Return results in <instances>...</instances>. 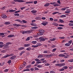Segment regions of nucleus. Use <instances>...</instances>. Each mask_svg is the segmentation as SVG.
<instances>
[{"label":"nucleus","instance_id":"nucleus-1","mask_svg":"<svg viewBox=\"0 0 73 73\" xmlns=\"http://www.w3.org/2000/svg\"><path fill=\"white\" fill-rule=\"evenodd\" d=\"M13 55H14V54L13 53L11 54L10 55L6 54L2 58H7L8 57H9V56H13Z\"/></svg>","mask_w":73,"mask_h":73},{"label":"nucleus","instance_id":"nucleus-2","mask_svg":"<svg viewBox=\"0 0 73 73\" xmlns=\"http://www.w3.org/2000/svg\"><path fill=\"white\" fill-rule=\"evenodd\" d=\"M31 31H23L22 34H25V33H27V34H29L31 33Z\"/></svg>","mask_w":73,"mask_h":73},{"label":"nucleus","instance_id":"nucleus-3","mask_svg":"<svg viewBox=\"0 0 73 73\" xmlns=\"http://www.w3.org/2000/svg\"><path fill=\"white\" fill-rule=\"evenodd\" d=\"M39 39L40 40H41V41H45V40H46V39L43 38V37H42V36L40 37L39 38Z\"/></svg>","mask_w":73,"mask_h":73},{"label":"nucleus","instance_id":"nucleus-4","mask_svg":"<svg viewBox=\"0 0 73 73\" xmlns=\"http://www.w3.org/2000/svg\"><path fill=\"white\" fill-rule=\"evenodd\" d=\"M41 24L43 25L44 26H45V25H46V24H48V22H44Z\"/></svg>","mask_w":73,"mask_h":73},{"label":"nucleus","instance_id":"nucleus-5","mask_svg":"<svg viewBox=\"0 0 73 73\" xmlns=\"http://www.w3.org/2000/svg\"><path fill=\"white\" fill-rule=\"evenodd\" d=\"M70 10L68 9L65 12V13H66V14H69V13H70Z\"/></svg>","mask_w":73,"mask_h":73},{"label":"nucleus","instance_id":"nucleus-6","mask_svg":"<svg viewBox=\"0 0 73 73\" xmlns=\"http://www.w3.org/2000/svg\"><path fill=\"white\" fill-rule=\"evenodd\" d=\"M1 17L3 19H6V18H7V16L5 14H2L1 15Z\"/></svg>","mask_w":73,"mask_h":73},{"label":"nucleus","instance_id":"nucleus-7","mask_svg":"<svg viewBox=\"0 0 73 73\" xmlns=\"http://www.w3.org/2000/svg\"><path fill=\"white\" fill-rule=\"evenodd\" d=\"M16 57V56L15 55H14L12 56H11L10 58L11 60H14L15 59V58Z\"/></svg>","mask_w":73,"mask_h":73},{"label":"nucleus","instance_id":"nucleus-8","mask_svg":"<svg viewBox=\"0 0 73 73\" xmlns=\"http://www.w3.org/2000/svg\"><path fill=\"white\" fill-rule=\"evenodd\" d=\"M30 46V44H25L24 45V47H28Z\"/></svg>","mask_w":73,"mask_h":73},{"label":"nucleus","instance_id":"nucleus-9","mask_svg":"<svg viewBox=\"0 0 73 73\" xmlns=\"http://www.w3.org/2000/svg\"><path fill=\"white\" fill-rule=\"evenodd\" d=\"M39 32H40L41 33H44V32H45V30L40 29V30H39Z\"/></svg>","mask_w":73,"mask_h":73},{"label":"nucleus","instance_id":"nucleus-10","mask_svg":"<svg viewBox=\"0 0 73 73\" xmlns=\"http://www.w3.org/2000/svg\"><path fill=\"white\" fill-rule=\"evenodd\" d=\"M16 21H18V22H19L20 23H22L23 21H21L20 19H16L15 20Z\"/></svg>","mask_w":73,"mask_h":73},{"label":"nucleus","instance_id":"nucleus-11","mask_svg":"<svg viewBox=\"0 0 73 73\" xmlns=\"http://www.w3.org/2000/svg\"><path fill=\"white\" fill-rule=\"evenodd\" d=\"M13 25L15 26L16 27H20L21 26V25L19 24H13Z\"/></svg>","mask_w":73,"mask_h":73},{"label":"nucleus","instance_id":"nucleus-12","mask_svg":"<svg viewBox=\"0 0 73 73\" xmlns=\"http://www.w3.org/2000/svg\"><path fill=\"white\" fill-rule=\"evenodd\" d=\"M17 2H18V3H23L24 2V1L22 0H17Z\"/></svg>","mask_w":73,"mask_h":73},{"label":"nucleus","instance_id":"nucleus-13","mask_svg":"<svg viewBox=\"0 0 73 73\" xmlns=\"http://www.w3.org/2000/svg\"><path fill=\"white\" fill-rule=\"evenodd\" d=\"M69 8V7H66L65 8H62L61 9V10L62 11H65V10H66V8Z\"/></svg>","mask_w":73,"mask_h":73},{"label":"nucleus","instance_id":"nucleus-14","mask_svg":"<svg viewBox=\"0 0 73 73\" xmlns=\"http://www.w3.org/2000/svg\"><path fill=\"white\" fill-rule=\"evenodd\" d=\"M44 57L43 55H40L38 56V58H42Z\"/></svg>","mask_w":73,"mask_h":73},{"label":"nucleus","instance_id":"nucleus-15","mask_svg":"<svg viewBox=\"0 0 73 73\" xmlns=\"http://www.w3.org/2000/svg\"><path fill=\"white\" fill-rule=\"evenodd\" d=\"M65 56V55L62 54H59L58 55L59 57H64V56Z\"/></svg>","mask_w":73,"mask_h":73},{"label":"nucleus","instance_id":"nucleus-16","mask_svg":"<svg viewBox=\"0 0 73 73\" xmlns=\"http://www.w3.org/2000/svg\"><path fill=\"white\" fill-rule=\"evenodd\" d=\"M15 36L14 35H9L7 36V37L9 38H11L13 37H14Z\"/></svg>","mask_w":73,"mask_h":73},{"label":"nucleus","instance_id":"nucleus-17","mask_svg":"<svg viewBox=\"0 0 73 73\" xmlns=\"http://www.w3.org/2000/svg\"><path fill=\"white\" fill-rule=\"evenodd\" d=\"M43 33H41L40 32V33H37V35H38V36H41V35H43Z\"/></svg>","mask_w":73,"mask_h":73},{"label":"nucleus","instance_id":"nucleus-18","mask_svg":"<svg viewBox=\"0 0 73 73\" xmlns=\"http://www.w3.org/2000/svg\"><path fill=\"white\" fill-rule=\"evenodd\" d=\"M40 63H41V62H36V64L35 65V66H37V65H38V64H40Z\"/></svg>","mask_w":73,"mask_h":73},{"label":"nucleus","instance_id":"nucleus-19","mask_svg":"<svg viewBox=\"0 0 73 73\" xmlns=\"http://www.w3.org/2000/svg\"><path fill=\"white\" fill-rule=\"evenodd\" d=\"M31 12L32 13H36L37 12V11L36 10H33L31 11Z\"/></svg>","mask_w":73,"mask_h":73},{"label":"nucleus","instance_id":"nucleus-20","mask_svg":"<svg viewBox=\"0 0 73 73\" xmlns=\"http://www.w3.org/2000/svg\"><path fill=\"white\" fill-rule=\"evenodd\" d=\"M11 24V23L9 22H7L5 23V25H9V24Z\"/></svg>","mask_w":73,"mask_h":73},{"label":"nucleus","instance_id":"nucleus-21","mask_svg":"<svg viewBox=\"0 0 73 73\" xmlns=\"http://www.w3.org/2000/svg\"><path fill=\"white\" fill-rule=\"evenodd\" d=\"M49 5H50V4H49V3H47L45 4L44 5V7H48V6H49Z\"/></svg>","mask_w":73,"mask_h":73},{"label":"nucleus","instance_id":"nucleus-22","mask_svg":"<svg viewBox=\"0 0 73 73\" xmlns=\"http://www.w3.org/2000/svg\"><path fill=\"white\" fill-rule=\"evenodd\" d=\"M65 46H70V44H69V43H66L65 44Z\"/></svg>","mask_w":73,"mask_h":73},{"label":"nucleus","instance_id":"nucleus-23","mask_svg":"<svg viewBox=\"0 0 73 73\" xmlns=\"http://www.w3.org/2000/svg\"><path fill=\"white\" fill-rule=\"evenodd\" d=\"M53 25H54L55 26H58V24L56 22H54L52 23Z\"/></svg>","mask_w":73,"mask_h":73},{"label":"nucleus","instance_id":"nucleus-24","mask_svg":"<svg viewBox=\"0 0 73 73\" xmlns=\"http://www.w3.org/2000/svg\"><path fill=\"white\" fill-rule=\"evenodd\" d=\"M31 49H32V48L31 47H28L26 49V50H31Z\"/></svg>","mask_w":73,"mask_h":73},{"label":"nucleus","instance_id":"nucleus-25","mask_svg":"<svg viewBox=\"0 0 73 73\" xmlns=\"http://www.w3.org/2000/svg\"><path fill=\"white\" fill-rule=\"evenodd\" d=\"M9 69H6L4 70V72L5 73H7V72H8L9 71Z\"/></svg>","mask_w":73,"mask_h":73},{"label":"nucleus","instance_id":"nucleus-26","mask_svg":"<svg viewBox=\"0 0 73 73\" xmlns=\"http://www.w3.org/2000/svg\"><path fill=\"white\" fill-rule=\"evenodd\" d=\"M66 17V16L65 15H62L60 16V17L62 18Z\"/></svg>","mask_w":73,"mask_h":73},{"label":"nucleus","instance_id":"nucleus-27","mask_svg":"<svg viewBox=\"0 0 73 73\" xmlns=\"http://www.w3.org/2000/svg\"><path fill=\"white\" fill-rule=\"evenodd\" d=\"M16 11V10H13L12 9L10 10L9 11V12H15Z\"/></svg>","mask_w":73,"mask_h":73},{"label":"nucleus","instance_id":"nucleus-28","mask_svg":"<svg viewBox=\"0 0 73 73\" xmlns=\"http://www.w3.org/2000/svg\"><path fill=\"white\" fill-rule=\"evenodd\" d=\"M60 64V67H61L62 66H64V65H65V64L64 63H61V64Z\"/></svg>","mask_w":73,"mask_h":73},{"label":"nucleus","instance_id":"nucleus-29","mask_svg":"<svg viewBox=\"0 0 73 73\" xmlns=\"http://www.w3.org/2000/svg\"><path fill=\"white\" fill-rule=\"evenodd\" d=\"M25 48L21 47L19 48L18 49V50H22L23 49H24Z\"/></svg>","mask_w":73,"mask_h":73},{"label":"nucleus","instance_id":"nucleus-30","mask_svg":"<svg viewBox=\"0 0 73 73\" xmlns=\"http://www.w3.org/2000/svg\"><path fill=\"white\" fill-rule=\"evenodd\" d=\"M38 45H33L32 46V48H37L38 47Z\"/></svg>","mask_w":73,"mask_h":73},{"label":"nucleus","instance_id":"nucleus-31","mask_svg":"<svg viewBox=\"0 0 73 73\" xmlns=\"http://www.w3.org/2000/svg\"><path fill=\"white\" fill-rule=\"evenodd\" d=\"M59 21H60V23H64V21L63 20H62V19H59Z\"/></svg>","mask_w":73,"mask_h":73},{"label":"nucleus","instance_id":"nucleus-32","mask_svg":"<svg viewBox=\"0 0 73 73\" xmlns=\"http://www.w3.org/2000/svg\"><path fill=\"white\" fill-rule=\"evenodd\" d=\"M72 42H73V40H69L68 42V43H69V44H71L72 43Z\"/></svg>","mask_w":73,"mask_h":73},{"label":"nucleus","instance_id":"nucleus-33","mask_svg":"<svg viewBox=\"0 0 73 73\" xmlns=\"http://www.w3.org/2000/svg\"><path fill=\"white\" fill-rule=\"evenodd\" d=\"M35 60L36 61H37V62H38V61L40 62V60L37 58H36L35 59Z\"/></svg>","mask_w":73,"mask_h":73},{"label":"nucleus","instance_id":"nucleus-34","mask_svg":"<svg viewBox=\"0 0 73 73\" xmlns=\"http://www.w3.org/2000/svg\"><path fill=\"white\" fill-rule=\"evenodd\" d=\"M32 43L33 44H35L37 43V41H33L32 42Z\"/></svg>","mask_w":73,"mask_h":73},{"label":"nucleus","instance_id":"nucleus-35","mask_svg":"<svg viewBox=\"0 0 73 73\" xmlns=\"http://www.w3.org/2000/svg\"><path fill=\"white\" fill-rule=\"evenodd\" d=\"M31 65H28L26 67V68H27V69H29L30 68H31Z\"/></svg>","mask_w":73,"mask_h":73},{"label":"nucleus","instance_id":"nucleus-36","mask_svg":"<svg viewBox=\"0 0 73 73\" xmlns=\"http://www.w3.org/2000/svg\"><path fill=\"white\" fill-rule=\"evenodd\" d=\"M55 38H53L50 39L49 40L51 41H55Z\"/></svg>","mask_w":73,"mask_h":73},{"label":"nucleus","instance_id":"nucleus-37","mask_svg":"<svg viewBox=\"0 0 73 73\" xmlns=\"http://www.w3.org/2000/svg\"><path fill=\"white\" fill-rule=\"evenodd\" d=\"M55 66H59L60 67V64H56Z\"/></svg>","mask_w":73,"mask_h":73},{"label":"nucleus","instance_id":"nucleus-38","mask_svg":"<svg viewBox=\"0 0 73 73\" xmlns=\"http://www.w3.org/2000/svg\"><path fill=\"white\" fill-rule=\"evenodd\" d=\"M9 47H7V46H5L3 47L4 49H8Z\"/></svg>","mask_w":73,"mask_h":73},{"label":"nucleus","instance_id":"nucleus-39","mask_svg":"<svg viewBox=\"0 0 73 73\" xmlns=\"http://www.w3.org/2000/svg\"><path fill=\"white\" fill-rule=\"evenodd\" d=\"M64 68H61L59 70L60 72H61V71H64Z\"/></svg>","mask_w":73,"mask_h":73},{"label":"nucleus","instance_id":"nucleus-40","mask_svg":"<svg viewBox=\"0 0 73 73\" xmlns=\"http://www.w3.org/2000/svg\"><path fill=\"white\" fill-rule=\"evenodd\" d=\"M14 15L15 16H20V15L19 13L15 14Z\"/></svg>","mask_w":73,"mask_h":73},{"label":"nucleus","instance_id":"nucleus-41","mask_svg":"<svg viewBox=\"0 0 73 73\" xmlns=\"http://www.w3.org/2000/svg\"><path fill=\"white\" fill-rule=\"evenodd\" d=\"M23 66L22 65L19 68V69H23Z\"/></svg>","mask_w":73,"mask_h":73},{"label":"nucleus","instance_id":"nucleus-42","mask_svg":"<svg viewBox=\"0 0 73 73\" xmlns=\"http://www.w3.org/2000/svg\"><path fill=\"white\" fill-rule=\"evenodd\" d=\"M46 57H48V58H49V57H52V56L48 55H46Z\"/></svg>","mask_w":73,"mask_h":73},{"label":"nucleus","instance_id":"nucleus-43","mask_svg":"<svg viewBox=\"0 0 73 73\" xmlns=\"http://www.w3.org/2000/svg\"><path fill=\"white\" fill-rule=\"evenodd\" d=\"M53 6L54 7H57V6H59V5H58V4H57L56 3L53 5Z\"/></svg>","mask_w":73,"mask_h":73},{"label":"nucleus","instance_id":"nucleus-44","mask_svg":"<svg viewBox=\"0 0 73 73\" xmlns=\"http://www.w3.org/2000/svg\"><path fill=\"white\" fill-rule=\"evenodd\" d=\"M32 29H37L38 27H33L31 28Z\"/></svg>","mask_w":73,"mask_h":73},{"label":"nucleus","instance_id":"nucleus-45","mask_svg":"<svg viewBox=\"0 0 73 73\" xmlns=\"http://www.w3.org/2000/svg\"><path fill=\"white\" fill-rule=\"evenodd\" d=\"M57 29H63V28L62 27H57Z\"/></svg>","mask_w":73,"mask_h":73},{"label":"nucleus","instance_id":"nucleus-46","mask_svg":"<svg viewBox=\"0 0 73 73\" xmlns=\"http://www.w3.org/2000/svg\"><path fill=\"white\" fill-rule=\"evenodd\" d=\"M11 62H12V60H9L7 62V63H8L9 64H10Z\"/></svg>","mask_w":73,"mask_h":73},{"label":"nucleus","instance_id":"nucleus-47","mask_svg":"<svg viewBox=\"0 0 73 73\" xmlns=\"http://www.w3.org/2000/svg\"><path fill=\"white\" fill-rule=\"evenodd\" d=\"M30 70L29 69H26L23 70V72H25V71H30Z\"/></svg>","mask_w":73,"mask_h":73},{"label":"nucleus","instance_id":"nucleus-48","mask_svg":"<svg viewBox=\"0 0 73 73\" xmlns=\"http://www.w3.org/2000/svg\"><path fill=\"white\" fill-rule=\"evenodd\" d=\"M23 65L24 66H26V65H27V64L26 63V62H24L23 64Z\"/></svg>","mask_w":73,"mask_h":73},{"label":"nucleus","instance_id":"nucleus-49","mask_svg":"<svg viewBox=\"0 0 73 73\" xmlns=\"http://www.w3.org/2000/svg\"><path fill=\"white\" fill-rule=\"evenodd\" d=\"M63 68H64V69H68V67L67 66H63Z\"/></svg>","mask_w":73,"mask_h":73},{"label":"nucleus","instance_id":"nucleus-50","mask_svg":"<svg viewBox=\"0 0 73 73\" xmlns=\"http://www.w3.org/2000/svg\"><path fill=\"white\" fill-rule=\"evenodd\" d=\"M6 44H7V45H9V44H12V43H11V42H8L6 43Z\"/></svg>","mask_w":73,"mask_h":73},{"label":"nucleus","instance_id":"nucleus-51","mask_svg":"<svg viewBox=\"0 0 73 73\" xmlns=\"http://www.w3.org/2000/svg\"><path fill=\"white\" fill-rule=\"evenodd\" d=\"M30 40V38L28 37L26 39V41H29V40Z\"/></svg>","mask_w":73,"mask_h":73},{"label":"nucleus","instance_id":"nucleus-52","mask_svg":"<svg viewBox=\"0 0 73 73\" xmlns=\"http://www.w3.org/2000/svg\"><path fill=\"white\" fill-rule=\"evenodd\" d=\"M56 48L53 49L52 50V52H55V51H56Z\"/></svg>","mask_w":73,"mask_h":73},{"label":"nucleus","instance_id":"nucleus-53","mask_svg":"<svg viewBox=\"0 0 73 73\" xmlns=\"http://www.w3.org/2000/svg\"><path fill=\"white\" fill-rule=\"evenodd\" d=\"M68 61H69V62H73V59H71L70 60H68Z\"/></svg>","mask_w":73,"mask_h":73},{"label":"nucleus","instance_id":"nucleus-54","mask_svg":"<svg viewBox=\"0 0 73 73\" xmlns=\"http://www.w3.org/2000/svg\"><path fill=\"white\" fill-rule=\"evenodd\" d=\"M34 68L35 69V70H38L39 69L38 68L36 67H35Z\"/></svg>","mask_w":73,"mask_h":73},{"label":"nucleus","instance_id":"nucleus-55","mask_svg":"<svg viewBox=\"0 0 73 73\" xmlns=\"http://www.w3.org/2000/svg\"><path fill=\"white\" fill-rule=\"evenodd\" d=\"M55 4H56V3L54 2V3H50V4H52V5H55Z\"/></svg>","mask_w":73,"mask_h":73},{"label":"nucleus","instance_id":"nucleus-56","mask_svg":"<svg viewBox=\"0 0 73 73\" xmlns=\"http://www.w3.org/2000/svg\"><path fill=\"white\" fill-rule=\"evenodd\" d=\"M4 35V33H0V36H3Z\"/></svg>","mask_w":73,"mask_h":73},{"label":"nucleus","instance_id":"nucleus-57","mask_svg":"<svg viewBox=\"0 0 73 73\" xmlns=\"http://www.w3.org/2000/svg\"><path fill=\"white\" fill-rule=\"evenodd\" d=\"M26 8V7H21V10H22V11H23V9H24V8Z\"/></svg>","mask_w":73,"mask_h":73},{"label":"nucleus","instance_id":"nucleus-58","mask_svg":"<svg viewBox=\"0 0 73 73\" xmlns=\"http://www.w3.org/2000/svg\"><path fill=\"white\" fill-rule=\"evenodd\" d=\"M65 61V60H60V62H64Z\"/></svg>","mask_w":73,"mask_h":73},{"label":"nucleus","instance_id":"nucleus-59","mask_svg":"<svg viewBox=\"0 0 73 73\" xmlns=\"http://www.w3.org/2000/svg\"><path fill=\"white\" fill-rule=\"evenodd\" d=\"M69 25L72 27V26H73V23H70L69 24Z\"/></svg>","mask_w":73,"mask_h":73},{"label":"nucleus","instance_id":"nucleus-60","mask_svg":"<svg viewBox=\"0 0 73 73\" xmlns=\"http://www.w3.org/2000/svg\"><path fill=\"white\" fill-rule=\"evenodd\" d=\"M44 53H48V51L46 50L44 51L43 52Z\"/></svg>","mask_w":73,"mask_h":73},{"label":"nucleus","instance_id":"nucleus-61","mask_svg":"<svg viewBox=\"0 0 73 73\" xmlns=\"http://www.w3.org/2000/svg\"><path fill=\"white\" fill-rule=\"evenodd\" d=\"M5 63H4V62H3L2 63H1V66H3V65H4Z\"/></svg>","mask_w":73,"mask_h":73},{"label":"nucleus","instance_id":"nucleus-62","mask_svg":"<svg viewBox=\"0 0 73 73\" xmlns=\"http://www.w3.org/2000/svg\"><path fill=\"white\" fill-rule=\"evenodd\" d=\"M58 13V12H55L53 13H52V14H53V15H55V14H56L57 13Z\"/></svg>","mask_w":73,"mask_h":73},{"label":"nucleus","instance_id":"nucleus-63","mask_svg":"<svg viewBox=\"0 0 73 73\" xmlns=\"http://www.w3.org/2000/svg\"><path fill=\"white\" fill-rule=\"evenodd\" d=\"M45 60V58H42L40 59V61H44Z\"/></svg>","mask_w":73,"mask_h":73},{"label":"nucleus","instance_id":"nucleus-64","mask_svg":"<svg viewBox=\"0 0 73 73\" xmlns=\"http://www.w3.org/2000/svg\"><path fill=\"white\" fill-rule=\"evenodd\" d=\"M3 47H4V45H0V48H3Z\"/></svg>","mask_w":73,"mask_h":73}]
</instances>
